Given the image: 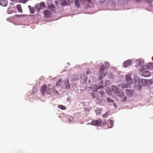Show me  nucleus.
<instances>
[{"label":"nucleus","mask_w":153,"mask_h":153,"mask_svg":"<svg viewBox=\"0 0 153 153\" xmlns=\"http://www.w3.org/2000/svg\"><path fill=\"white\" fill-rule=\"evenodd\" d=\"M126 80L127 84H123L122 87L123 88H128L130 87V85L133 82V80L131 76L128 75L126 76Z\"/></svg>","instance_id":"f257e3e1"},{"label":"nucleus","mask_w":153,"mask_h":153,"mask_svg":"<svg viewBox=\"0 0 153 153\" xmlns=\"http://www.w3.org/2000/svg\"><path fill=\"white\" fill-rule=\"evenodd\" d=\"M81 4L84 5L86 7H91L93 4L91 0H79Z\"/></svg>","instance_id":"f03ea898"},{"label":"nucleus","mask_w":153,"mask_h":153,"mask_svg":"<svg viewBox=\"0 0 153 153\" xmlns=\"http://www.w3.org/2000/svg\"><path fill=\"white\" fill-rule=\"evenodd\" d=\"M142 80L140 78L135 79L134 80V86L140 89L142 87Z\"/></svg>","instance_id":"7ed1b4c3"},{"label":"nucleus","mask_w":153,"mask_h":153,"mask_svg":"<svg viewBox=\"0 0 153 153\" xmlns=\"http://www.w3.org/2000/svg\"><path fill=\"white\" fill-rule=\"evenodd\" d=\"M140 71L141 72V75L144 77L149 76L151 75V74L149 71H146L143 68Z\"/></svg>","instance_id":"20e7f679"},{"label":"nucleus","mask_w":153,"mask_h":153,"mask_svg":"<svg viewBox=\"0 0 153 153\" xmlns=\"http://www.w3.org/2000/svg\"><path fill=\"white\" fill-rule=\"evenodd\" d=\"M102 122V120L99 119L98 120H93L91 122V123L92 125L94 126H100Z\"/></svg>","instance_id":"39448f33"},{"label":"nucleus","mask_w":153,"mask_h":153,"mask_svg":"<svg viewBox=\"0 0 153 153\" xmlns=\"http://www.w3.org/2000/svg\"><path fill=\"white\" fill-rule=\"evenodd\" d=\"M133 63V61L131 59L127 60L124 62L123 65L124 67L127 68L131 65Z\"/></svg>","instance_id":"423d86ee"},{"label":"nucleus","mask_w":153,"mask_h":153,"mask_svg":"<svg viewBox=\"0 0 153 153\" xmlns=\"http://www.w3.org/2000/svg\"><path fill=\"white\" fill-rule=\"evenodd\" d=\"M70 77L71 78L70 79L71 81L78 80L79 78V76L77 74L72 75L70 76Z\"/></svg>","instance_id":"0eeeda50"},{"label":"nucleus","mask_w":153,"mask_h":153,"mask_svg":"<svg viewBox=\"0 0 153 153\" xmlns=\"http://www.w3.org/2000/svg\"><path fill=\"white\" fill-rule=\"evenodd\" d=\"M47 87L46 85H43L41 88L40 91L43 96H44L46 93Z\"/></svg>","instance_id":"6e6552de"},{"label":"nucleus","mask_w":153,"mask_h":153,"mask_svg":"<svg viewBox=\"0 0 153 153\" xmlns=\"http://www.w3.org/2000/svg\"><path fill=\"white\" fill-rule=\"evenodd\" d=\"M116 93L118 97H124V93L122 90L117 91Z\"/></svg>","instance_id":"1a4fd4ad"},{"label":"nucleus","mask_w":153,"mask_h":153,"mask_svg":"<svg viewBox=\"0 0 153 153\" xmlns=\"http://www.w3.org/2000/svg\"><path fill=\"white\" fill-rule=\"evenodd\" d=\"M39 7V5H36L35 7L37 9H38V10L40 9H42L43 8L45 7V3L44 2H41L40 3L39 5V9H38V7Z\"/></svg>","instance_id":"9d476101"},{"label":"nucleus","mask_w":153,"mask_h":153,"mask_svg":"<svg viewBox=\"0 0 153 153\" xmlns=\"http://www.w3.org/2000/svg\"><path fill=\"white\" fill-rule=\"evenodd\" d=\"M146 68L149 70H153V63H149L146 66Z\"/></svg>","instance_id":"9b49d317"},{"label":"nucleus","mask_w":153,"mask_h":153,"mask_svg":"<svg viewBox=\"0 0 153 153\" xmlns=\"http://www.w3.org/2000/svg\"><path fill=\"white\" fill-rule=\"evenodd\" d=\"M81 81L83 83H86L87 81V77L84 75H82L81 76Z\"/></svg>","instance_id":"f8f14e48"},{"label":"nucleus","mask_w":153,"mask_h":153,"mask_svg":"<svg viewBox=\"0 0 153 153\" xmlns=\"http://www.w3.org/2000/svg\"><path fill=\"white\" fill-rule=\"evenodd\" d=\"M7 3L5 0H2L0 1V5L3 7H5L7 6Z\"/></svg>","instance_id":"ddd939ff"},{"label":"nucleus","mask_w":153,"mask_h":153,"mask_svg":"<svg viewBox=\"0 0 153 153\" xmlns=\"http://www.w3.org/2000/svg\"><path fill=\"white\" fill-rule=\"evenodd\" d=\"M51 15V13L50 11L48 10H46L45 12V16L46 18H49Z\"/></svg>","instance_id":"4468645a"},{"label":"nucleus","mask_w":153,"mask_h":153,"mask_svg":"<svg viewBox=\"0 0 153 153\" xmlns=\"http://www.w3.org/2000/svg\"><path fill=\"white\" fill-rule=\"evenodd\" d=\"M65 87L67 89H69L70 88V86L69 82L68 80L67 79L66 81L65 82Z\"/></svg>","instance_id":"2eb2a0df"},{"label":"nucleus","mask_w":153,"mask_h":153,"mask_svg":"<svg viewBox=\"0 0 153 153\" xmlns=\"http://www.w3.org/2000/svg\"><path fill=\"white\" fill-rule=\"evenodd\" d=\"M143 63V62L142 61L140 60H136V66L138 67L139 66L142 65Z\"/></svg>","instance_id":"dca6fc26"},{"label":"nucleus","mask_w":153,"mask_h":153,"mask_svg":"<svg viewBox=\"0 0 153 153\" xmlns=\"http://www.w3.org/2000/svg\"><path fill=\"white\" fill-rule=\"evenodd\" d=\"M74 2L77 8H79L80 7V4H81L80 3V1H79V0H75Z\"/></svg>","instance_id":"f3484780"},{"label":"nucleus","mask_w":153,"mask_h":153,"mask_svg":"<svg viewBox=\"0 0 153 153\" xmlns=\"http://www.w3.org/2000/svg\"><path fill=\"white\" fill-rule=\"evenodd\" d=\"M126 94L129 97H131L132 96V94L131 91L128 89H127L126 90Z\"/></svg>","instance_id":"a211bd4d"},{"label":"nucleus","mask_w":153,"mask_h":153,"mask_svg":"<svg viewBox=\"0 0 153 153\" xmlns=\"http://www.w3.org/2000/svg\"><path fill=\"white\" fill-rule=\"evenodd\" d=\"M16 8L18 10V11L20 13H22V7L20 4H18L16 5Z\"/></svg>","instance_id":"6ab92c4d"},{"label":"nucleus","mask_w":153,"mask_h":153,"mask_svg":"<svg viewBox=\"0 0 153 153\" xmlns=\"http://www.w3.org/2000/svg\"><path fill=\"white\" fill-rule=\"evenodd\" d=\"M105 68L103 65H102L100 68V73L101 74H103L104 73Z\"/></svg>","instance_id":"aec40b11"},{"label":"nucleus","mask_w":153,"mask_h":153,"mask_svg":"<svg viewBox=\"0 0 153 153\" xmlns=\"http://www.w3.org/2000/svg\"><path fill=\"white\" fill-rule=\"evenodd\" d=\"M28 8L30 10V13L31 14H33L35 12V9L33 7H32L30 6H28Z\"/></svg>","instance_id":"412c9836"},{"label":"nucleus","mask_w":153,"mask_h":153,"mask_svg":"<svg viewBox=\"0 0 153 153\" xmlns=\"http://www.w3.org/2000/svg\"><path fill=\"white\" fill-rule=\"evenodd\" d=\"M52 90V89L50 88L49 87V86H48L47 88H46V94H50V91H51Z\"/></svg>","instance_id":"4be33fe9"},{"label":"nucleus","mask_w":153,"mask_h":153,"mask_svg":"<svg viewBox=\"0 0 153 153\" xmlns=\"http://www.w3.org/2000/svg\"><path fill=\"white\" fill-rule=\"evenodd\" d=\"M112 90L114 91L116 93L117 91H118L117 89V87L116 85H113L112 87Z\"/></svg>","instance_id":"5701e85b"},{"label":"nucleus","mask_w":153,"mask_h":153,"mask_svg":"<svg viewBox=\"0 0 153 153\" xmlns=\"http://www.w3.org/2000/svg\"><path fill=\"white\" fill-rule=\"evenodd\" d=\"M58 107L62 110H65L66 109V107L62 105H58Z\"/></svg>","instance_id":"b1692460"},{"label":"nucleus","mask_w":153,"mask_h":153,"mask_svg":"<svg viewBox=\"0 0 153 153\" xmlns=\"http://www.w3.org/2000/svg\"><path fill=\"white\" fill-rule=\"evenodd\" d=\"M48 7L52 10H53V9L54 8V5L53 4H48Z\"/></svg>","instance_id":"393cba45"},{"label":"nucleus","mask_w":153,"mask_h":153,"mask_svg":"<svg viewBox=\"0 0 153 153\" xmlns=\"http://www.w3.org/2000/svg\"><path fill=\"white\" fill-rule=\"evenodd\" d=\"M104 64L106 68H108L110 67V65L109 62H106Z\"/></svg>","instance_id":"a878e982"},{"label":"nucleus","mask_w":153,"mask_h":153,"mask_svg":"<svg viewBox=\"0 0 153 153\" xmlns=\"http://www.w3.org/2000/svg\"><path fill=\"white\" fill-rule=\"evenodd\" d=\"M107 74L105 73L104 74L101 75L99 77V79H101L104 78V77Z\"/></svg>","instance_id":"bb28decb"},{"label":"nucleus","mask_w":153,"mask_h":153,"mask_svg":"<svg viewBox=\"0 0 153 153\" xmlns=\"http://www.w3.org/2000/svg\"><path fill=\"white\" fill-rule=\"evenodd\" d=\"M108 111L106 112L105 114L102 115V116L104 117H106L109 116Z\"/></svg>","instance_id":"cd10ccee"},{"label":"nucleus","mask_w":153,"mask_h":153,"mask_svg":"<svg viewBox=\"0 0 153 153\" xmlns=\"http://www.w3.org/2000/svg\"><path fill=\"white\" fill-rule=\"evenodd\" d=\"M103 82L102 80L101 82V85H99L98 88L99 89L100 88H103Z\"/></svg>","instance_id":"c85d7f7f"},{"label":"nucleus","mask_w":153,"mask_h":153,"mask_svg":"<svg viewBox=\"0 0 153 153\" xmlns=\"http://www.w3.org/2000/svg\"><path fill=\"white\" fill-rule=\"evenodd\" d=\"M107 101L108 102H114L113 100H112L110 98H107Z\"/></svg>","instance_id":"c756f323"},{"label":"nucleus","mask_w":153,"mask_h":153,"mask_svg":"<svg viewBox=\"0 0 153 153\" xmlns=\"http://www.w3.org/2000/svg\"><path fill=\"white\" fill-rule=\"evenodd\" d=\"M124 97L123 98L121 99V101L123 102H126L127 100V98L126 97L124 96Z\"/></svg>","instance_id":"7c9ffc66"},{"label":"nucleus","mask_w":153,"mask_h":153,"mask_svg":"<svg viewBox=\"0 0 153 153\" xmlns=\"http://www.w3.org/2000/svg\"><path fill=\"white\" fill-rule=\"evenodd\" d=\"M61 79L59 80L56 83V85H60L61 84Z\"/></svg>","instance_id":"2f4dec72"},{"label":"nucleus","mask_w":153,"mask_h":153,"mask_svg":"<svg viewBox=\"0 0 153 153\" xmlns=\"http://www.w3.org/2000/svg\"><path fill=\"white\" fill-rule=\"evenodd\" d=\"M94 87L96 88V89L94 90V91H97L98 90V87L97 85L94 86Z\"/></svg>","instance_id":"473e14b6"},{"label":"nucleus","mask_w":153,"mask_h":153,"mask_svg":"<svg viewBox=\"0 0 153 153\" xmlns=\"http://www.w3.org/2000/svg\"><path fill=\"white\" fill-rule=\"evenodd\" d=\"M110 123L111 124V126L110 128H112V126H113V123L112 122V121H111Z\"/></svg>","instance_id":"72a5a7b5"},{"label":"nucleus","mask_w":153,"mask_h":153,"mask_svg":"<svg viewBox=\"0 0 153 153\" xmlns=\"http://www.w3.org/2000/svg\"><path fill=\"white\" fill-rule=\"evenodd\" d=\"M100 94H101L102 95H103L104 93L105 92L103 91H101L99 92Z\"/></svg>","instance_id":"f704fd0d"},{"label":"nucleus","mask_w":153,"mask_h":153,"mask_svg":"<svg viewBox=\"0 0 153 153\" xmlns=\"http://www.w3.org/2000/svg\"><path fill=\"white\" fill-rule=\"evenodd\" d=\"M91 96L94 99L95 98V94L94 93H92Z\"/></svg>","instance_id":"c9c22d12"},{"label":"nucleus","mask_w":153,"mask_h":153,"mask_svg":"<svg viewBox=\"0 0 153 153\" xmlns=\"http://www.w3.org/2000/svg\"><path fill=\"white\" fill-rule=\"evenodd\" d=\"M114 76L112 74H109L108 76V77L110 78H113Z\"/></svg>","instance_id":"e433bc0d"},{"label":"nucleus","mask_w":153,"mask_h":153,"mask_svg":"<svg viewBox=\"0 0 153 153\" xmlns=\"http://www.w3.org/2000/svg\"><path fill=\"white\" fill-rule=\"evenodd\" d=\"M96 111H98V113L97 114V115H99L101 114V113L100 110H97Z\"/></svg>","instance_id":"4c0bfd02"},{"label":"nucleus","mask_w":153,"mask_h":153,"mask_svg":"<svg viewBox=\"0 0 153 153\" xmlns=\"http://www.w3.org/2000/svg\"><path fill=\"white\" fill-rule=\"evenodd\" d=\"M21 1H22L23 3H25L27 1V0H20Z\"/></svg>","instance_id":"58836bf2"},{"label":"nucleus","mask_w":153,"mask_h":153,"mask_svg":"<svg viewBox=\"0 0 153 153\" xmlns=\"http://www.w3.org/2000/svg\"><path fill=\"white\" fill-rule=\"evenodd\" d=\"M54 91L55 92V93H56V94H59V93L58 92V91H57L56 90H55Z\"/></svg>","instance_id":"ea45409f"},{"label":"nucleus","mask_w":153,"mask_h":153,"mask_svg":"<svg viewBox=\"0 0 153 153\" xmlns=\"http://www.w3.org/2000/svg\"><path fill=\"white\" fill-rule=\"evenodd\" d=\"M71 118H72H72H72V117H70L69 118V120H69V122H71V121H70V120H71Z\"/></svg>","instance_id":"a19ab883"},{"label":"nucleus","mask_w":153,"mask_h":153,"mask_svg":"<svg viewBox=\"0 0 153 153\" xmlns=\"http://www.w3.org/2000/svg\"><path fill=\"white\" fill-rule=\"evenodd\" d=\"M71 118H72H72H72V117H70L69 118V120H69V122H71V121H70V120H71Z\"/></svg>","instance_id":"79ce46f5"},{"label":"nucleus","mask_w":153,"mask_h":153,"mask_svg":"<svg viewBox=\"0 0 153 153\" xmlns=\"http://www.w3.org/2000/svg\"><path fill=\"white\" fill-rule=\"evenodd\" d=\"M10 5H13V3H10Z\"/></svg>","instance_id":"37998d69"},{"label":"nucleus","mask_w":153,"mask_h":153,"mask_svg":"<svg viewBox=\"0 0 153 153\" xmlns=\"http://www.w3.org/2000/svg\"><path fill=\"white\" fill-rule=\"evenodd\" d=\"M11 1L13 2L15 1V0H10Z\"/></svg>","instance_id":"c03bdc74"},{"label":"nucleus","mask_w":153,"mask_h":153,"mask_svg":"<svg viewBox=\"0 0 153 153\" xmlns=\"http://www.w3.org/2000/svg\"><path fill=\"white\" fill-rule=\"evenodd\" d=\"M114 106L115 107H116V103H114Z\"/></svg>","instance_id":"a18cd8bd"},{"label":"nucleus","mask_w":153,"mask_h":153,"mask_svg":"<svg viewBox=\"0 0 153 153\" xmlns=\"http://www.w3.org/2000/svg\"><path fill=\"white\" fill-rule=\"evenodd\" d=\"M89 73L88 72V71H87V74H88Z\"/></svg>","instance_id":"49530a36"},{"label":"nucleus","mask_w":153,"mask_h":153,"mask_svg":"<svg viewBox=\"0 0 153 153\" xmlns=\"http://www.w3.org/2000/svg\"><path fill=\"white\" fill-rule=\"evenodd\" d=\"M109 82V81H106V82Z\"/></svg>","instance_id":"de8ad7c7"}]
</instances>
